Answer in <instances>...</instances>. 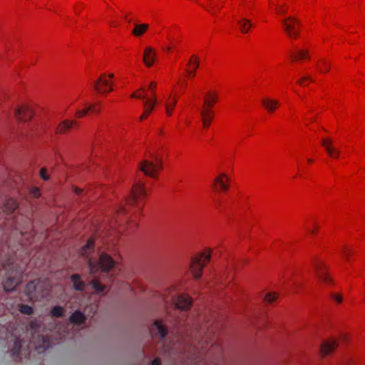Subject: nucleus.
<instances>
[{
	"label": "nucleus",
	"instance_id": "1",
	"mask_svg": "<svg viewBox=\"0 0 365 365\" xmlns=\"http://www.w3.org/2000/svg\"><path fill=\"white\" fill-rule=\"evenodd\" d=\"M17 207V202L12 198L7 199L4 205V215L6 217L0 220V230H2L6 235L11 234V232H15L20 236L23 235L25 230L24 223L27 220L22 215H11Z\"/></svg>",
	"mask_w": 365,
	"mask_h": 365
},
{
	"label": "nucleus",
	"instance_id": "2",
	"mask_svg": "<svg viewBox=\"0 0 365 365\" xmlns=\"http://www.w3.org/2000/svg\"><path fill=\"white\" fill-rule=\"evenodd\" d=\"M146 195V192L144 187V182L140 180H136L132 187L130 195L126 198L125 203L120 205L117 210L118 219L115 220L116 222L120 221V216L128 213L130 209L134 206L140 210L141 207L139 205L140 200ZM124 222H128V219L125 218L121 220Z\"/></svg>",
	"mask_w": 365,
	"mask_h": 365
},
{
	"label": "nucleus",
	"instance_id": "3",
	"mask_svg": "<svg viewBox=\"0 0 365 365\" xmlns=\"http://www.w3.org/2000/svg\"><path fill=\"white\" fill-rule=\"evenodd\" d=\"M2 268L7 275L6 280L3 282L4 289L6 292H11L20 283L23 269L20 267H16L11 259H9L6 263L3 264Z\"/></svg>",
	"mask_w": 365,
	"mask_h": 365
},
{
	"label": "nucleus",
	"instance_id": "4",
	"mask_svg": "<svg viewBox=\"0 0 365 365\" xmlns=\"http://www.w3.org/2000/svg\"><path fill=\"white\" fill-rule=\"evenodd\" d=\"M26 296L32 301L38 302L49 294V285L39 279L29 282L25 288Z\"/></svg>",
	"mask_w": 365,
	"mask_h": 365
},
{
	"label": "nucleus",
	"instance_id": "5",
	"mask_svg": "<svg viewBox=\"0 0 365 365\" xmlns=\"http://www.w3.org/2000/svg\"><path fill=\"white\" fill-rule=\"evenodd\" d=\"M88 267L91 274L96 273L99 269L102 272L110 271L115 264L113 259L106 253H101L98 262H95L93 259H88Z\"/></svg>",
	"mask_w": 365,
	"mask_h": 365
},
{
	"label": "nucleus",
	"instance_id": "6",
	"mask_svg": "<svg viewBox=\"0 0 365 365\" xmlns=\"http://www.w3.org/2000/svg\"><path fill=\"white\" fill-rule=\"evenodd\" d=\"M139 169L146 175L156 178L158 171L163 169L162 160L158 156H153L152 160H143L140 163Z\"/></svg>",
	"mask_w": 365,
	"mask_h": 365
},
{
	"label": "nucleus",
	"instance_id": "7",
	"mask_svg": "<svg viewBox=\"0 0 365 365\" xmlns=\"http://www.w3.org/2000/svg\"><path fill=\"white\" fill-rule=\"evenodd\" d=\"M211 254L208 252H202L200 257L192 258L190 264V269L193 277L195 279H200L201 277V272L205 264L210 259Z\"/></svg>",
	"mask_w": 365,
	"mask_h": 365
},
{
	"label": "nucleus",
	"instance_id": "8",
	"mask_svg": "<svg viewBox=\"0 0 365 365\" xmlns=\"http://www.w3.org/2000/svg\"><path fill=\"white\" fill-rule=\"evenodd\" d=\"M281 22L284 32L289 38H296L299 35L300 21L296 17L288 16L282 19Z\"/></svg>",
	"mask_w": 365,
	"mask_h": 365
},
{
	"label": "nucleus",
	"instance_id": "9",
	"mask_svg": "<svg viewBox=\"0 0 365 365\" xmlns=\"http://www.w3.org/2000/svg\"><path fill=\"white\" fill-rule=\"evenodd\" d=\"M314 272L318 279L326 284L331 283L332 279L327 273L325 266L322 262H317L314 264Z\"/></svg>",
	"mask_w": 365,
	"mask_h": 365
},
{
	"label": "nucleus",
	"instance_id": "10",
	"mask_svg": "<svg viewBox=\"0 0 365 365\" xmlns=\"http://www.w3.org/2000/svg\"><path fill=\"white\" fill-rule=\"evenodd\" d=\"M93 88L99 93H106L113 90L111 84L106 78L105 75L101 76L94 83Z\"/></svg>",
	"mask_w": 365,
	"mask_h": 365
},
{
	"label": "nucleus",
	"instance_id": "11",
	"mask_svg": "<svg viewBox=\"0 0 365 365\" xmlns=\"http://www.w3.org/2000/svg\"><path fill=\"white\" fill-rule=\"evenodd\" d=\"M176 308L181 310H187L191 305V299L185 294H180L173 299Z\"/></svg>",
	"mask_w": 365,
	"mask_h": 365
},
{
	"label": "nucleus",
	"instance_id": "12",
	"mask_svg": "<svg viewBox=\"0 0 365 365\" xmlns=\"http://www.w3.org/2000/svg\"><path fill=\"white\" fill-rule=\"evenodd\" d=\"M14 115L21 121H26L32 118L33 113L29 106H24L15 109Z\"/></svg>",
	"mask_w": 365,
	"mask_h": 365
},
{
	"label": "nucleus",
	"instance_id": "13",
	"mask_svg": "<svg viewBox=\"0 0 365 365\" xmlns=\"http://www.w3.org/2000/svg\"><path fill=\"white\" fill-rule=\"evenodd\" d=\"M228 178L225 173H221L214 179V189L216 191H227L229 189Z\"/></svg>",
	"mask_w": 365,
	"mask_h": 365
},
{
	"label": "nucleus",
	"instance_id": "14",
	"mask_svg": "<svg viewBox=\"0 0 365 365\" xmlns=\"http://www.w3.org/2000/svg\"><path fill=\"white\" fill-rule=\"evenodd\" d=\"M322 145L325 148L327 153L330 157L339 158L340 151L333 146V141L330 138H323L321 140Z\"/></svg>",
	"mask_w": 365,
	"mask_h": 365
},
{
	"label": "nucleus",
	"instance_id": "15",
	"mask_svg": "<svg viewBox=\"0 0 365 365\" xmlns=\"http://www.w3.org/2000/svg\"><path fill=\"white\" fill-rule=\"evenodd\" d=\"M155 59V52L151 47L145 49L143 61L148 67L152 66Z\"/></svg>",
	"mask_w": 365,
	"mask_h": 365
},
{
	"label": "nucleus",
	"instance_id": "16",
	"mask_svg": "<svg viewBox=\"0 0 365 365\" xmlns=\"http://www.w3.org/2000/svg\"><path fill=\"white\" fill-rule=\"evenodd\" d=\"M153 331H155L161 339H163L168 333L167 328L162 324V322L158 319L155 320L153 323Z\"/></svg>",
	"mask_w": 365,
	"mask_h": 365
},
{
	"label": "nucleus",
	"instance_id": "17",
	"mask_svg": "<svg viewBox=\"0 0 365 365\" xmlns=\"http://www.w3.org/2000/svg\"><path fill=\"white\" fill-rule=\"evenodd\" d=\"M337 346V342L334 340L324 341L322 344L321 353L323 356L327 355L331 353Z\"/></svg>",
	"mask_w": 365,
	"mask_h": 365
},
{
	"label": "nucleus",
	"instance_id": "18",
	"mask_svg": "<svg viewBox=\"0 0 365 365\" xmlns=\"http://www.w3.org/2000/svg\"><path fill=\"white\" fill-rule=\"evenodd\" d=\"M78 123L74 120H63L56 128V133L58 134L65 133L66 130L70 129L73 125Z\"/></svg>",
	"mask_w": 365,
	"mask_h": 365
},
{
	"label": "nucleus",
	"instance_id": "19",
	"mask_svg": "<svg viewBox=\"0 0 365 365\" xmlns=\"http://www.w3.org/2000/svg\"><path fill=\"white\" fill-rule=\"evenodd\" d=\"M200 115L202 117L203 125L205 127H208L212 121L213 112L211 110V109L202 108L200 110Z\"/></svg>",
	"mask_w": 365,
	"mask_h": 365
},
{
	"label": "nucleus",
	"instance_id": "20",
	"mask_svg": "<svg viewBox=\"0 0 365 365\" xmlns=\"http://www.w3.org/2000/svg\"><path fill=\"white\" fill-rule=\"evenodd\" d=\"M262 104L268 112L272 113L277 108L279 103L276 100L265 98L262 100Z\"/></svg>",
	"mask_w": 365,
	"mask_h": 365
},
{
	"label": "nucleus",
	"instance_id": "21",
	"mask_svg": "<svg viewBox=\"0 0 365 365\" xmlns=\"http://www.w3.org/2000/svg\"><path fill=\"white\" fill-rule=\"evenodd\" d=\"M21 346V340L19 338H16L14 340V346L11 349V355L15 360H19L21 359L19 352Z\"/></svg>",
	"mask_w": 365,
	"mask_h": 365
},
{
	"label": "nucleus",
	"instance_id": "22",
	"mask_svg": "<svg viewBox=\"0 0 365 365\" xmlns=\"http://www.w3.org/2000/svg\"><path fill=\"white\" fill-rule=\"evenodd\" d=\"M239 26L240 30L243 34H247L252 26V24L250 20L246 18H241L237 21Z\"/></svg>",
	"mask_w": 365,
	"mask_h": 365
},
{
	"label": "nucleus",
	"instance_id": "23",
	"mask_svg": "<svg viewBox=\"0 0 365 365\" xmlns=\"http://www.w3.org/2000/svg\"><path fill=\"white\" fill-rule=\"evenodd\" d=\"M71 280L73 284V288L77 291H83L85 289V284L81 280V276L78 274H72Z\"/></svg>",
	"mask_w": 365,
	"mask_h": 365
},
{
	"label": "nucleus",
	"instance_id": "24",
	"mask_svg": "<svg viewBox=\"0 0 365 365\" xmlns=\"http://www.w3.org/2000/svg\"><path fill=\"white\" fill-rule=\"evenodd\" d=\"M86 318V316L80 311H76L70 317V322L76 324H83Z\"/></svg>",
	"mask_w": 365,
	"mask_h": 365
},
{
	"label": "nucleus",
	"instance_id": "25",
	"mask_svg": "<svg viewBox=\"0 0 365 365\" xmlns=\"http://www.w3.org/2000/svg\"><path fill=\"white\" fill-rule=\"evenodd\" d=\"M148 29V24H135L131 33L133 36L139 37L144 34Z\"/></svg>",
	"mask_w": 365,
	"mask_h": 365
},
{
	"label": "nucleus",
	"instance_id": "26",
	"mask_svg": "<svg viewBox=\"0 0 365 365\" xmlns=\"http://www.w3.org/2000/svg\"><path fill=\"white\" fill-rule=\"evenodd\" d=\"M217 100V95L216 93H207L206 94V98L205 99L204 106L205 107L203 108H208L211 109V108L213 106L214 103Z\"/></svg>",
	"mask_w": 365,
	"mask_h": 365
},
{
	"label": "nucleus",
	"instance_id": "27",
	"mask_svg": "<svg viewBox=\"0 0 365 365\" xmlns=\"http://www.w3.org/2000/svg\"><path fill=\"white\" fill-rule=\"evenodd\" d=\"M93 249H94L93 240L92 239H89L87 241L86 245L85 246H83L82 247V249L81 250L80 253L81 255L88 257L91 255V253H92V252L93 251Z\"/></svg>",
	"mask_w": 365,
	"mask_h": 365
},
{
	"label": "nucleus",
	"instance_id": "28",
	"mask_svg": "<svg viewBox=\"0 0 365 365\" xmlns=\"http://www.w3.org/2000/svg\"><path fill=\"white\" fill-rule=\"evenodd\" d=\"M308 53L309 52L307 50L300 49L297 52L296 54L292 53L290 56L294 61H297L303 58H309Z\"/></svg>",
	"mask_w": 365,
	"mask_h": 365
},
{
	"label": "nucleus",
	"instance_id": "29",
	"mask_svg": "<svg viewBox=\"0 0 365 365\" xmlns=\"http://www.w3.org/2000/svg\"><path fill=\"white\" fill-rule=\"evenodd\" d=\"M64 309L62 307L56 305L53 307L51 312L50 314L52 317H62L63 316Z\"/></svg>",
	"mask_w": 365,
	"mask_h": 365
},
{
	"label": "nucleus",
	"instance_id": "30",
	"mask_svg": "<svg viewBox=\"0 0 365 365\" xmlns=\"http://www.w3.org/2000/svg\"><path fill=\"white\" fill-rule=\"evenodd\" d=\"M157 101V99L155 97H153V98H146L144 100V108L149 110L150 113H151L154 108L155 104Z\"/></svg>",
	"mask_w": 365,
	"mask_h": 365
},
{
	"label": "nucleus",
	"instance_id": "31",
	"mask_svg": "<svg viewBox=\"0 0 365 365\" xmlns=\"http://www.w3.org/2000/svg\"><path fill=\"white\" fill-rule=\"evenodd\" d=\"M192 58L194 59V61H193V68L192 70L190 71V70H187V73L188 74V76L190 77H193L195 76V73H196V70L197 69V68L199 67V59L197 57H194L192 56V58L189 61V63L190 64L192 60Z\"/></svg>",
	"mask_w": 365,
	"mask_h": 365
},
{
	"label": "nucleus",
	"instance_id": "32",
	"mask_svg": "<svg viewBox=\"0 0 365 365\" xmlns=\"http://www.w3.org/2000/svg\"><path fill=\"white\" fill-rule=\"evenodd\" d=\"M19 312L24 314L30 316L34 314L33 307L28 304H19Z\"/></svg>",
	"mask_w": 365,
	"mask_h": 365
},
{
	"label": "nucleus",
	"instance_id": "33",
	"mask_svg": "<svg viewBox=\"0 0 365 365\" xmlns=\"http://www.w3.org/2000/svg\"><path fill=\"white\" fill-rule=\"evenodd\" d=\"M176 103H177V99L175 98H174L172 101H167L165 103V106L166 108V113L168 115H171L172 110L174 108V107L175 106Z\"/></svg>",
	"mask_w": 365,
	"mask_h": 365
},
{
	"label": "nucleus",
	"instance_id": "34",
	"mask_svg": "<svg viewBox=\"0 0 365 365\" xmlns=\"http://www.w3.org/2000/svg\"><path fill=\"white\" fill-rule=\"evenodd\" d=\"M91 285L93 289L97 292H102L104 291L105 287L98 282L97 280L93 279L91 282Z\"/></svg>",
	"mask_w": 365,
	"mask_h": 365
},
{
	"label": "nucleus",
	"instance_id": "35",
	"mask_svg": "<svg viewBox=\"0 0 365 365\" xmlns=\"http://www.w3.org/2000/svg\"><path fill=\"white\" fill-rule=\"evenodd\" d=\"M277 296L275 293H269L265 296V300L271 303L277 299Z\"/></svg>",
	"mask_w": 365,
	"mask_h": 365
},
{
	"label": "nucleus",
	"instance_id": "36",
	"mask_svg": "<svg viewBox=\"0 0 365 365\" xmlns=\"http://www.w3.org/2000/svg\"><path fill=\"white\" fill-rule=\"evenodd\" d=\"M351 250L347 247H344L341 250V254L346 260H349V257L351 255Z\"/></svg>",
	"mask_w": 365,
	"mask_h": 365
},
{
	"label": "nucleus",
	"instance_id": "37",
	"mask_svg": "<svg viewBox=\"0 0 365 365\" xmlns=\"http://www.w3.org/2000/svg\"><path fill=\"white\" fill-rule=\"evenodd\" d=\"M276 11L279 14L284 15L287 12V9L283 6H276Z\"/></svg>",
	"mask_w": 365,
	"mask_h": 365
},
{
	"label": "nucleus",
	"instance_id": "38",
	"mask_svg": "<svg viewBox=\"0 0 365 365\" xmlns=\"http://www.w3.org/2000/svg\"><path fill=\"white\" fill-rule=\"evenodd\" d=\"M322 66L324 67V70L322 69V68H319V71L321 72H324V73H326V72H328L329 71V65L328 63H327V62L324 60H322Z\"/></svg>",
	"mask_w": 365,
	"mask_h": 365
},
{
	"label": "nucleus",
	"instance_id": "39",
	"mask_svg": "<svg viewBox=\"0 0 365 365\" xmlns=\"http://www.w3.org/2000/svg\"><path fill=\"white\" fill-rule=\"evenodd\" d=\"M88 108H85L83 110H78L76 111V117L77 118H81V117L86 115L88 113Z\"/></svg>",
	"mask_w": 365,
	"mask_h": 365
},
{
	"label": "nucleus",
	"instance_id": "40",
	"mask_svg": "<svg viewBox=\"0 0 365 365\" xmlns=\"http://www.w3.org/2000/svg\"><path fill=\"white\" fill-rule=\"evenodd\" d=\"M131 98H142L143 101L147 98L146 95H143L141 93H138V91L133 93L131 96Z\"/></svg>",
	"mask_w": 365,
	"mask_h": 365
},
{
	"label": "nucleus",
	"instance_id": "41",
	"mask_svg": "<svg viewBox=\"0 0 365 365\" xmlns=\"http://www.w3.org/2000/svg\"><path fill=\"white\" fill-rule=\"evenodd\" d=\"M46 168H41V171H40V175H41V177L44 180H48L49 179V177L48 175H47L46 173Z\"/></svg>",
	"mask_w": 365,
	"mask_h": 365
},
{
	"label": "nucleus",
	"instance_id": "42",
	"mask_svg": "<svg viewBox=\"0 0 365 365\" xmlns=\"http://www.w3.org/2000/svg\"><path fill=\"white\" fill-rule=\"evenodd\" d=\"M307 80H310L311 81H313L312 78L309 76H306L302 77L299 81L298 83L301 86H304V81Z\"/></svg>",
	"mask_w": 365,
	"mask_h": 365
},
{
	"label": "nucleus",
	"instance_id": "43",
	"mask_svg": "<svg viewBox=\"0 0 365 365\" xmlns=\"http://www.w3.org/2000/svg\"><path fill=\"white\" fill-rule=\"evenodd\" d=\"M31 194H32V195L34 197H36V198L40 196V190H39V189L36 188V187L33 188L32 190H31Z\"/></svg>",
	"mask_w": 365,
	"mask_h": 365
},
{
	"label": "nucleus",
	"instance_id": "44",
	"mask_svg": "<svg viewBox=\"0 0 365 365\" xmlns=\"http://www.w3.org/2000/svg\"><path fill=\"white\" fill-rule=\"evenodd\" d=\"M150 114V113L149 112V110L144 108V111L141 116L140 117V120H143V119L146 118Z\"/></svg>",
	"mask_w": 365,
	"mask_h": 365
},
{
	"label": "nucleus",
	"instance_id": "45",
	"mask_svg": "<svg viewBox=\"0 0 365 365\" xmlns=\"http://www.w3.org/2000/svg\"><path fill=\"white\" fill-rule=\"evenodd\" d=\"M331 297L335 300L337 302L340 303L342 302V297L341 295H339V294H331Z\"/></svg>",
	"mask_w": 365,
	"mask_h": 365
},
{
	"label": "nucleus",
	"instance_id": "46",
	"mask_svg": "<svg viewBox=\"0 0 365 365\" xmlns=\"http://www.w3.org/2000/svg\"><path fill=\"white\" fill-rule=\"evenodd\" d=\"M157 84L155 82H151L150 84H149V89L152 91V94H153V97H155V93H154V88L156 87Z\"/></svg>",
	"mask_w": 365,
	"mask_h": 365
},
{
	"label": "nucleus",
	"instance_id": "47",
	"mask_svg": "<svg viewBox=\"0 0 365 365\" xmlns=\"http://www.w3.org/2000/svg\"><path fill=\"white\" fill-rule=\"evenodd\" d=\"M88 111H93L94 113H98L100 111L99 108H97L95 105H91L88 107Z\"/></svg>",
	"mask_w": 365,
	"mask_h": 365
},
{
	"label": "nucleus",
	"instance_id": "48",
	"mask_svg": "<svg viewBox=\"0 0 365 365\" xmlns=\"http://www.w3.org/2000/svg\"><path fill=\"white\" fill-rule=\"evenodd\" d=\"M160 364H161V361H160V359L158 358H156L151 361V365H160Z\"/></svg>",
	"mask_w": 365,
	"mask_h": 365
},
{
	"label": "nucleus",
	"instance_id": "49",
	"mask_svg": "<svg viewBox=\"0 0 365 365\" xmlns=\"http://www.w3.org/2000/svg\"><path fill=\"white\" fill-rule=\"evenodd\" d=\"M215 205H216L217 208V209H220V207H221V202H220V200H217L215 201Z\"/></svg>",
	"mask_w": 365,
	"mask_h": 365
},
{
	"label": "nucleus",
	"instance_id": "50",
	"mask_svg": "<svg viewBox=\"0 0 365 365\" xmlns=\"http://www.w3.org/2000/svg\"><path fill=\"white\" fill-rule=\"evenodd\" d=\"M81 189H78V188H75V192L77 194V195H80L81 192Z\"/></svg>",
	"mask_w": 365,
	"mask_h": 365
},
{
	"label": "nucleus",
	"instance_id": "51",
	"mask_svg": "<svg viewBox=\"0 0 365 365\" xmlns=\"http://www.w3.org/2000/svg\"><path fill=\"white\" fill-rule=\"evenodd\" d=\"M163 49H165L167 51L170 52L171 51V46H168L166 48H163Z\"/></svg>",
	"mask_w": 365,
	"mask_h": 365
},
{
	"label": "nucleus",
	"instance_id": "52",
	"mask_svg": "<svg viewBox=\"0 0 365 365\" xmlns=\"http://www.w3.org/2000/svg\"><path fill=\"white\" fill-rule=\"evenodd\" d=\"M108 76L110 78H113L114 77V75L113 73H110Z\"/></svg>",
	"mask_w": 365,
	"mask_h": 365
},
{
	"label": "nucleus",
	"instance_id": "53",
	"mask_svg": "<svg viewBox=\"0 0 365 365\" xmlns=\"http://www.w3.org/2000/svg\"><path fill=\"white\" fill-rule=\"evenodd\" d=\"M140 91L144 92L145 91V88L142 87V88H140Z\"/></svg>",
	"mask_w": 365,
	"mask_h": 365
},
{
	"label": "nucleus",
	"instance_id": "54",
	"mask_svg": "<svg viewBox=\"0 0 365 365\" xmlns=\"http://www.w3.org/2000/svg\"><path fill=\"white\" fill-rule=\"evenodd\" d=\"M43 344L46 343V339L44 337H43Z\"/></svg>",
	"mask_w": 365,
	"mask_h": 365
},
{
	"label": "nucleus",
	"instance_id": "55",
	"mask_svg": "<svg viewBox=\"0 0 365 365\" xmlns=\"http://www.w3.org/2000/svg\"><path fill=\"white\" fill-rule=\"evenodd\" d=\"M312 161H313V160H312V159H309V160H308V162H309V163H312Z\"/></svg>",
	"mask_w": 365,
	"mask_h": 365
}]
</instances>
